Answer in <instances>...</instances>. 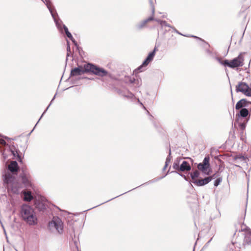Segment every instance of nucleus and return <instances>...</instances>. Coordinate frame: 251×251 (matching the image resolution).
Masks as SVG:
<instances>
[{
    "mask_svg": "<svg viewBox=\"0 0 251 251\" xmlns=\"http://www.w3.org/2000/svg\"><path fill=\"white\" fill-rule=\"evenodd\" d=\"M91 73L99 76H105L108 75L107 71L92 64L87 63L83 66H79L73 69L71 72L72 76H77L84 73Z\"/></svg>",
    "mask_w": 251,
    "mask_h": 251,
    "instance_id": "nucleus-1",
    "label": "nucleus"
},
{
    "mask_svg": "<svg viewBox=\"0 0 251 251\" xmlns=\"http://www.w3.org/2000/svg\"><path fill=\"white\" fill-rule=\"evenodd\" d=\"M21 214L23 218L29 225L37 223V218L33 209L30 206L23 205L22 207Z\"/></svg>",
    "mask_w": 251,
    "mask_h": 251,
    "instance_id": "nucleus-2",
    "label": "nucleus"
},
{
    "mask_svg": "<svg viewBox=\"0 0 251 251\" xmlns=\"http://www.w3.org/2000/svg\"><path fill=\"white\" fill-rule=\"evenodd\" d=\"M13 175L9 172L6 173L4 176L3 182L8 190H11L16 193L20 186Z\"/></svg>",
    "mask_w": 251,
    "mask_h": 251,
    "instance_id": "nucleus-3",
    "label": "nucleus"
},
{
    "mask_svg": "<svg viewBox=\"0 0 251 251\" xmlns=\"http://www.w3.org/2000/svg\"><path fill=\"white\" fill-rule=\"evenodd\" d=\"M244 53L241 52L237 57L231 60H225L222 62V64L231 68L242 67L244 65Z\"/></svg>",
    "mask_w": 251,
    "mask_h": 251,
    "instance_id": "nucleus-4",
    "label": "nucleus"
},
{
    "mask_svg": "<svg viewBox=\"0 0 251 251\" xmlns=\"http://www.w3.org/2000/svg\"><path fill=\"white\" fill-rule=\"evenodd\" d=\"M49 226L51 230L55 229L59 233H61L63 231V223L58 218L54 217L52 220L49 223Z\"/></svg>",
    "mask_w": 251,
    "mask_h": 251,
    "instance_id": "nucleus-5",
    "label": "nucleus"
},
{
    "mask_svg": "<svg viewBox=\"0 0 251 251\" xmlns=\"http://www.w3.org/2000/svg\"><path fill=\"white\" fill-rule=\"evenodd\" d=\"M209 160L210 158L209 156L205 157L203 162L199 164L197 167L200 171H201L202 173L207 175H209L211 171Z\"/></svg>",
    "mask_w": 251,
    "mask_h": 251,
    "instance_id": "nucleus-6",
    "label": "nucleus"
},
{
    "mask_svg": "<svg viewBox=\"0 0 251 251\" xmlns=\"http://www.w3.org/2000/svg\"><path fill=\"white\" fill-rule=\"evenodd\" d=\"M236 91L237 92H242L246 96L251 97V88L244 82L239 83L236 86Z\"/></svg>",
    "mask_w": 251,
    "mask_h": 251,
    "instance_id": "nucleus-7",
    "label": "nucleus"
},
{
    "mask_svg": "<svg viewBox=\"0 0 251 251\" xmlns=\"http://www.w3.org/2000/svg\"><path fill=\"white\" fill-rule=\"evenodd\" d=\"M20 178L25 186H31V177L28 172L23 171L20 175Z\"/></svg>",
    "mask_w": 251,
    "mask_h": 251,
    "instance_id": "nucleus-8",
    "label": "nucleus"
},
{
    "mask_svg": "<svg viewBox=\"0 0 251 251\" xmlns=\"http://www.w3.org/2000/svg\"><path fill=\"white\" fill-rule=\"evenodd\" d=\"M157 50L156 48L155 47L153 50L149 54L145 60L143 62L142 65L138 68L139 70L141 69L143 67L147 66L152 60Z\"/></svg>",
    "mask_w": 251,
    "mask_h": 251,
    "instance_id": "nucleus-9",
    "label": "nucleus"
},
{
    "mask_svg": "<svg viewBox=\"0 0 251 251\" xmlns=\"http://www.w3.org/2000/svg\"><path fill=\"white\" fill-rule=\"evenodd\" d=\"M8 169L12 174L17 175L19 170V167L17 162L15 161H11L8 165Z\"/></svg>",
    "mask_w": 251,
    "mask_h": 251,
    "instance_id": "nucleus-10",
    "label": "nucleus"
},
{
    "mask_svg": "<svg viewBox=\"0 0 251 251\" xmlns=\"http://www.w3.org/2000/svg\"><path fill=\"white\" fill-rule=\"evenodd\" d=\"M212 179V177H206L204 179H196L193 183L198 186H201L208 183Z\"/></svg>",
    "mask_w": 251,
    "mask_h": 251,
    "instance_id": "nucleus-11",
    "label": "nucleus"
},
{
    "mask_svg": "<svg viewBox=\"0 0 251 251\" xmlns=\"http://www.w3.org/2000/svg\"><path fill=\"white\" fill-rule=\"evenodd\" d=\"M191 169V167L189 163L186 161H183L180 165L179 172H188L190 171Z\"/></svg>",
    "mask_w": 251,
    "mask_h": 251,
    "instance_id": "nucleus-12",
    "label": "nucleus"
},
{
    "mask_svg": "<svg viewBox=\"0 0 251 251\" xmlns=\"http://www.w3.org/2000/svg\"><path fill=\"white\" fill-rule=\"evenodd\" d=\"M154 20V16H152L149 18H148V19H146V20H143V21H142L138 25V27L139 28H144L145 27H146L148 24L152 21H153Z\"/></svg>",
    "mask_w": 251,
    "mask_h": 251,
    "instance_id": "nucleus-13",
    "label": "nucleus"
},
{
    "mask_svg": "<svg viewBox=\"0 0 251 251\" xmlns=\"http://www.w3.org/2000/svg\"><path fill=\"white\" fill-rule=\"evenodd\" d=\"M24 198V200L25 201H30L33 199V196L31 195V193L30 191H25L23 193Z\"/></svg>",
    "mask_w": 251,
    "mask_h": 251,
    "instance_id": "nucleus-14",
    "label": "nucleus"
},
{
    "mask_svg": "<svg viewBox=\"0 0 251 251\" xmlns=\"http://www.w3.org/2000/svg\"><path fill=\"white\" fill-rule=\"evenodd\" d=\"M246 104L247 101L245 99H242L237 102L235 106V108L237 110L240 109L242 107L245 106Z\"/></svg>",
    "mask_w": 251,
    "mask_h": 251,
    "instance_id": "nucleus-15",
    "label": "nucleus"
},
{
    "mask_svg": "<svg viewBox=\"0 0 251 251\" xmlns=\"http://www.w3.org/2000/svg\"><path fill=\"white\" fill-rule=\"evenodd\" d=\"M249 111L246 108H242L240 111L239 114H238V115L242 117H246L249 115ZM237 116V114L236 115Z\"/></svg>",
    "mask_w": 251,
    "mask_h": 251,
    "instance_id": "nucleus-16",
    "label": "nucleus"
},
{
    "mask_svg": "<svg viewBox=\"0 0 251 251\" xmlns=\"http://www.w3.org/2000/svg\"><path fill=\"white\" fill-rule=\"evenodd\" d=\"M156 21L160 24L162 28L171 27V26L165 21L160 20H156Z\"/></svg>",
    "mask_w": 251,
    "mask_h": 251,
    "instance_id": "nucleus-17",
    "label": "nucleus"
},
{
    "mask_svg": "<svg viewBox=\"0 0 251 251\" xmlns=\"http://www.w3.org/2000/svg\"><path fill=\"white\" fill-rule=\"evenodd\" d=\"M179 160H175L173 165V168L176 171L179 172Z\"/></svg>",
    "mask_w": 251,
    "mask_h": 251,
    "instance_id": "nucleus-18",
    "label": "nucleus"
},
{
    "mask_svg": "<svg viewBox=\"0 0 251 251\" xmlns=\"http://www.w3.org/2000/svg\"><path fill=\"white\" fill-rule=\"evenodd\" d=\"M245 242L248 244H251V232H249L246 234Z\"/></svg>",
    "mask_w": 251,
    "mask_h": 251,
    "instance_id": "nucleus-19",
    "label": "nucleus"
},
{
    "mask_svg": "<svg viewBox=\"0 0 251 251\" xmlns=\"http://www.w3.org/2000/svg\"><path fill=\"white\" fill-rule=\"evenodd\" d=\"M246 159H247V157L246 156H245L242 155V154L237 155L233 157V159L234 160H236L237 159L245 160Z\"/></svg>",
    "mask_w": 251,
    "mask_h": 251,
    "instance_id": "nucleus-20",
    "label": "nucleus"
},
{
    "mask_svg": "<svg viewBox=\"0 0 251 251\" xmlns=\"http://www.w3.org/2000/svg\"><path fill=\"white\" fill-rule=\"evenodd\" d=\"M12 153L14 156H17V159L19 162H22V158L21 156L19 154V153L17 151H13Z\"/></svg>",
    "mask_w": 251,
    "mask_h": 251,
    "instance_id": "nucleus-21",
    "label": "nucleus"
},
{
    "mask_svg": "<svg viewBox=\"0 0 251 251\" xmlns=\"http://www.w3.org/2000/svg\"><path fill=\"white\" fill-rule=\"evenodd\" d=\"M199 176V172L197 170H196L195 171H194V172H193L191 174V176L193 180H195V179L197 177H198Z\"/></svg>",
    "mask_w": 251,
    "mask_h": 251,
    "instance_id": "nucleus-22",
    "label": "nucleus"
},
{
    "mask_svg": "<svg viewBox=\"0 0 251 251\" xmlns=\"http://www.w3.org/2000/svg\"><path fill=\"white\" fill-rule=\"evenodd\" d=\"M64 29L67 36L70 39H72L73 38L72 35L71 33L69 32L68 28L65 27Z\"/></svg>",
    "mask_w": 251,
    "mask_h": 251,
    "instance_id": "nucleus-23",
    "label": "nucleus"
},
{
    "mask_svg": "<svg viewBox=\"0 0 251 251\" xmlns=\"http://www.w3.org/2000/svg\"><path fill=\"white\" fill-rule=\"evenodd\" d=\"M222 178L221 177L218 178L214 182V186H217L221 182Z\"/></svg>",
    "mask_w": 251,
    "mask_h": 251,
    "instance_id": "nucleus-24",
    "label": "nucleus"
},
{
    "mask_svg": "<svg viewBox=\"0 0 251 251\" xmlns=\"http://www.w3.org/2000/svg\"><path fill=\"white\" fill-rule=\"evenodd\" d=\"M0 145L5 146L6 145V143L3 139H0Z\"/></svg>",
    "mask_w": 251,
    "mask_h": 251,
    "instance_id": "nucleus-25",
    "label": "nucleus"
},
{
    "mask_svg": "<svg viewBox=\"0 0 251 251\" xmlns=\"http://www.w3.org/2000/svg\"><path fill=\"white\" fill-rule=\"evenodd\" d=\"M240 127L241 129L244 130L245 128V125L243 123L240 124Z\"/></svg>",
    "mask_w": 251,
    "mask_h": 251,
    "instance_id": "nucleus-26",
    "label": "nucleus"
},
{
    "mask_svg": "<svg viewBox=\"0 0 251 251\" xmlns=\"http://www.w3.org/2000/svg\"><path fill=\"white\" fill-rule=\"evenodd\" d=\"M215 174L213 175L212 176H210V177H212V179L213 178H215Z\"/></svg>",
    "mask_w": 251,
    "mask_h": 251,
    "instance_id": "nucleus-27",
    "label": "nucleus"
}]
</instances>
